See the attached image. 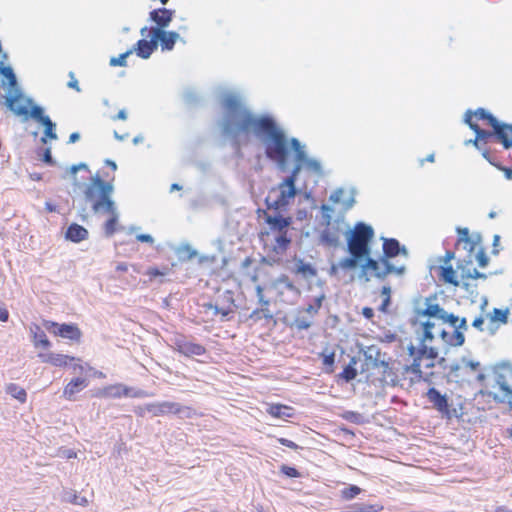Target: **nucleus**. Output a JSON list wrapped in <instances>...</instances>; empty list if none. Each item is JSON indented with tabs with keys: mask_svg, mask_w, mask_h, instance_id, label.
<instances>
[{
	"mask_svg": "<svg viewBox=\"0 0 512 512\" xmlns=\"http://www.w3.org/2000/svg\"><path fill=\"white\" fill-rule=\"evenodd\" d=\"M225 115L221 123L222 134L232 140L249 139L251 135L265 140L266 156L284 169L287 165L290 149L296 153L298 162H304L309 170L321 173V165L316 160L306 159L300 142L296 138L289 140L275 120L268 116H257L242 103L236 95H227L222 102Z\"/></svg>",
	"mask_w": 512,
	"mask_h": 512,
	"instance_id": "1",
	"label": "nucleus"
},
{
	"mask_svg": "<svg viewBox=\"0 0 512 512\" xmlns=\"http://www.w3.org/2000/svg\"><path fill=\"white\" fill-rule=\"evenodd\" d=\"M113 190L111 181L103 182L99 175L91 177L84 190L86 200L92 202L93 211L108 214L109 218L104 223V231L107 236H112L116 232L118 224V213L115 203L111 199Z\"/></svg>",
	"mask_w": 512,
	"mask_h": 512,
	"instance_id": "2",
	"label": "nucleus"
},
{
	"mask_svg": "<svg viewBox=\"0 0 512 512\" xmlns=\"http://www.w3.org/2000/svg\"><path fill=\"white\" fill-rule=\"evenodd\" d=\"M408 354L412 358V363L402 367V379L409 386L421 381H429L434 374L432 369L439 355L437 348L425 345L416 347L410 344Z\"/></svg>",
	"mask_w": 512,
	"mask_h": 512,
	"instance_id": "3",
	"label": "nucleus"
},
{
	"mask_svg": "<svg viewBox=\"0 0 512 512\" xmlns=\"http://www.w3.org/2000/svg\"><path fill=\"white\" fill-rule=\"evenodd\" d=\"M321 231L319 240L321 244L327 247H337L341 242V238L346 233L347 224L345 216L337 215L334 217L335 209L328 204H323L320 207Z\"/></svg>",
	"mask_w": 512,
	"mask_h": 512,
	"instance_id": "4",
	"label": "nucleus"
},
{
	"mask_svg": "<svg viewBox=\"0 0 512 512\" xmlns=\"http://www.w3.org/2000/svg\"><path fill=\"white\" fill-rule=\"evenodd\" d=\"M265 221L270 231L276 233L274 243L269 248L268 255L273 258L282 256L291 243V239L288 236V227L292 223V218L281 215L272 216L265 213Z\"/></svg>",
	"mask_w": 512,
	"mask_h": 512,
	"instance_id": "5",
	"label": "nucleus"
},
{
	"mask_svg": "<svg viewBox=\"0 0 512 512\" xmlns=\"http://www.w3.org/2000/svg\"><path fill=\"white\" fill-rule=\"evenodd\" d=\"M493 379L502 392V396L500 397L491 390L487 384L481 389V393L492 397L495 401H506L512 409V365L504 363L496 366L493 371Z\"/></svg>",
	"mask_w": 512,
	"mask_h": 512,
	"instance_id": "6",
	"label": "nucleus"
},
{
	"mask_svg": "<svg viewBox=\"0 0 512 512\" xmlns=\"http://www.w3.org/2000/svg\"><path fill=\"white\" fill-rule=\"evenodd\" d=\"M374 235V229L370 225L364 222L356 223L347 238V247L350 255L368 257L371 252L370 243Z\"/></svg>",
	"mask_w": 512,
	"mask_h": 512,
	"instance_id": "7",
	"label": "nucleus"
},
{
	"mask_svg": "<svg viewBox=\"0 0 512 512\" xmlns=\"http://www.w3.org/2000/svg\"><path fill=\"white\" fill-rule=\"evenodd\" d=\"M297 191L295 185L286 181L279 183L277 187L270 189L266 204L268 209L280 210L285 208L289 202L295 197Z\"/></svg>",
	"mask_w": 512,
	"mask_h": 512,
	"instance_id": "8",
	"label": "nucleus"
},
{
	"mask_svg": "<svg viewBox=\"0 0 512 512\" xmlns=\"http://www.w3.org/2000/svg\"><path fill=\"white\" fill-rule=\"evenodd\" d=\"M482 121L484 124L494 127L497 124V119L482 108L477 109L475 112L468 111L465 115V122L476 133L475 145L478 140H483L492 136V133L487 132L480 128L478 122Z\"/></svg>",
	"mask_w": 512,
	"mask_h": 512,
	"instance_id": "9",
	"label": "nucleus"
},
{
	"mask_svg": "<svg viewBox=\"0 0 512 512\" xmlns=\"http://www.w3.org/2000/svg\"><path fill=\"white\" fill-rule=\"evenodd\" d=\"M404 270V266L396 267L390 261H386L382 257L379 260H375L368 256L366 262L362 265L364 274L370 273L379 279H384L392 273L400 275Z\"/></svg>",
	"mask_w": 512,
	"mask_h": 512,
	"instance_id": "10",
	"label": "nucleus"
},
{
	"mask_svg": "<svg viewBox=\"0 0 512 512\" xmlns=\"http://www.w3.org/2000/svg\"><path fill=\"white\" fill-rule=\"evenodd\" d=\"M153 416H162L165 414H181L186 418H192L197 415L196 411L189 406H182L177 402L164 401L158 403H149L144 408Z\"/></svg>",
	"mask_w": 512,
	"mask_h": 512,
	"instance_id": "11",
	"label": "nucleus"
},
{
	"mask_svg": "<svg viewBox=\"0 0 512 512\" xmlns=\"http://www.w3.org/2000/svg\"><path fill=\"white\" fill-rule=\"evenodd\" d=\"M171 342L173 349L185 357L202 356L207 352L205 346L190 341L182 333H174Z\"/></svg>",
	"mask_w": 512,
	"mask_h": 512,
	"instance_id": "12",
	"label": "nucleus"
},
{
	"mask_svg": "<svg viewBox=\"0 0 512 512\" xmlns=\"http://www.w3.org/2000/svg\"><path fill=\"white\" fill-rule=\"evenodd\" d=\"M445 310L440 307L439 304H429L425 309L419 312L420 317H426V320L423 321L424 327V339H430V329L431 328H442L441 327V319L443 318Z\"/></svg>",
	"mask_w": 512,
	"mask_h": 512,
	"instance_id": "13",
	"label": "nucleus"
},
{
	"mask_svg": "<svg viewBox=\"0 0 512 512\" xmlns=\"http://www.w3.org/2000/svg\"><path fill=\"white\" fill-rule=\"evenodd\" d=\"M44 326L53 335L76 342H79L82 336V332L76 324H59L54 321H45Z\"/></svg>",
	"mask_w": 512,
	"mask_h": 512,
	"instance_id": "14",
	"label": "nucleus"
},
{
	"mask_svg": "<svg viewBox=\"0 0 512 512\" xmlns=\"http://www.w3.org/2000/svg\"><path fill=\"white\" fill-rule=\"evenodd\" d=\"M374 368L377 370V374L379 375V380L383 384H388L391 386H396L401 382H405L402 379V370L400 373L395 371V368L387 361H378L374 362Z\"/></svg>",
	"mask_w": 512,
	"mask_h": 512,
	"instance_id": "15",
	"label": "nucleus"
},
{
	"mask_svg": "<svg viewBox=\"0 0 512 512\" xmlns=\"http://www.w3.org/2000/svg\"><path fill=\"white\" fill-rule=\"evenodd\" d=\"M146 32L154 34L156 43H160L162 50H172L176 41L180 38L179 34L174 31H166L160 28H148L147 26L141 28V35H145Z\"/></svg>",
	"mask_w": 512,
	"mask_h": 512,
	"instance_id": "16",
	"label": "nucleus"
},
{
	"mask_svg": "<svg viewBox=\"0 0 512 512\" xmlns=\"http://www.w3.org/2000/svg\"><path fill=\"white\" fill-rule=\"evenodd\" d=\"M466 328V319L462 318L459 320L456 328L453 329L452 332H447L444 327L439 328V336L443 343L448 347L462 346L465 342V336L461 330H466Z\"/></svg>",
	"mask_w": 512,
	"mask_h": 512,
	"instance_id": "17",
	"label": "nucleus"
},
{
	"mask_svg": "<svg viewBox=\"0 0 512 512\" xmlns=\"http://www.w3.org/2000/svg\"><path fill=\"white\" fill-rule=\"evenodd\" d=\"M330 206H339L340 211L338 215L345 216V213L350 210L354 203V197L343 188L334 190L329 196Z\"/></svg>",
	"mask_w": 512,
	"mask_h": 512,
	"instance_id": "18",
	"label": "nucleus"
},
{
	"mask_svg": "<svg viewBox=\"0 0 512 512\" xmlns=\"http://www.w3.org/2000/svg\"><path fill=\"white\" fill-rule=\"evenodd\" d=\"M144 36L149 37L150 40H138L131 50H133L138 57L148 59L157 49V43L153 33L146 32Z\"/></svg>",
	"mask_w": 512,
	"mask_h": 512,
	"instance_id": "19",
	"label": "nucleus"
},
{
	"mask_svg": "<svg viewBox=\"0 0 512 512\" xmlns=\"http://www.w3.org/2000/svg\"><path fill=\"white\" fill-rule=\"evenodd\" d=\"M458 275L460 282H463L464 285H468L469 280H476L486 278V275L483 273H480L474 266L471 260L468 261H461L458 266Z\"/></svg>",
	"mask_w": 512,
	"mask_h": 512,
	"instance_id": "20",
	"label": "nucleus"
},
{
	"mask_svg": "<svg viewBox=\"0 0 512 512\" xmlns=\"http://www.w3.org/2000/svg\"><path fill=\"white\" fill-rule=\"evenodd\" d=\"M383 255L382 258L386 261H390V259L402 254L404 256L408 255L407 249L404 246H400V243L395 238H383Z\"/></svg>",
	"mask_w": 512,
	"mask_h": 512,
	"instance_id": "21",
	"label": "nucleus"
},
{
	"mask_svg": "<svg viewBox=\"0 0 512 512\" xmlns=\"http://www.w3.org/2000/svg\"><path fill=\"white\" fill-rule=\"evenodd\" d=\"M174 16V11L166 8L154 9L149 13V18L156 26L154 28H165L171 23Z\"/></svg>",
	"mask_w": 512,
	"mask_h": 512,
	"instance_id": "22",
	"label": "nucleus"
},
{
	"mask_svg": "<svg viewBox=\"0 0 512 512\" xmlns=\"http://www.w3.org/2000/svg\"><path fill=\"white\" fill-rule=\"evenodd\" d=\"M426 397L435 409L449 415V404L446 395L441 394L436 388H430L426 393Z\"/></svg>",
	"mask_w": 512,
	"mask_h": 512,
	"instance_id": "23",
	"label": "nucleus"
},
{
	"mask_svg": "<svg viewBox=\"0 0 512 512\" xmlns=\"http://www.w3.org/2000/svg\"><path fill=\"white\" fill-rule=\"evenodd\" d=\"M88 386V381L85 378H73L63 389V397L66 400L74 401L76 395Z\"/></svg>",
	"mask_w": 512,
	"mask_h": 512,
	"instance_id": "24",
	"label": "nucleus"
},
{
	"mask_svg": "<svg viewBox=\"0 0 512 512\" xmlns=\"http://www.w3.org/2000/svg\"><path fill=\"white\" fill-rule=\"evenodd\" d=\"M38 357L44 363H49L56 367H66L76 360L75 357L58 353H39Z\"/></svg>",
	"mask_w": 512,
	"mask_h": 512,
	"instance_id": "25",
	"label": "nucleus"
},
{
	"mask_svg": "<svg viewBox=\"0 0 512 512\" xmlns=\"http://www.w3.org/2000/svg\"><path fill=\"white\" fill-rule=\"evenodd\" d=\"M493 131L492 135H495L505 148L512 147V125L497 122L493 127Z\"/></svg>",
	"mask_w": 512,
	"mask_h": 512,
	"instance_id": "26",
	"label": "nucleus"
},
{
	"mask_svg": "<svg viewBox=\"0 0 512 512\" xmlns=\"http://www.w3.org/2000/svg\"><path fill=\"white\" fill-rule=\"evenodd\" d=\"M131 389L123 384H113L104 387L99 395L103 397L121 398L130 396Z\"/></svg>",
	"mask_w": 512,
	"mask_h": 512,
	"instance_id": "27",
	"label": "nucleus"
},
{
	"mask_svg": "<svg viewBox=\"0 0 512 512\" xmlns=\"http://www.w3.org/2000/svg\"><path fill=\"white\" fill-rule=\"evenodd\" d=\"M5 103L18 116H26L29 113L28 107L21 95L7 97Z\"/></svg>",
	"mask_w": 512,
	"mask_h": 512,
	"instance_id": "28",
	"label": "nucleus"
},
{
	"mask_svg": "<svg viewBox=\"0 0 512 512\" xmlns=\"http://www.w3.org/2000/svg\"><path fill=\"white\" fill-rule=\"evenodd\" d=\"M267 413L277 419H286L294 416V409L285 404H270L267 408Z\"/></svg>",
	"mask_w": 512,
	"mask_h": 512,
	"instance_id": "29",
	"label": "nucleus"
},
{
	"mask_svg": "<svg viewBox=\"0 0 512 512\" xmlns=\"http://www.w3.org/2000/svg\"><path fill=\"white\" fill-rule=\"evenodd\" d=\"M440 279L446 283L458 287L460 285V279L458 270H455L451 265H444L439 268Z\"/></svg>",
	"mask_w": 512,
	"mask_h": 512,
	"instance_id": "30",
	"label": "nucleus"
},
{
	"mask_svg": "<svg viewBox=\"0 0 512 512\" xmlns=\"http://www.w3.org/2000/svg\"><path fill=\"white\" fill-rule=\"evenodd\" d=\"M88 237V231L81 225L73 223L66 231V238L72 242L78 243Z\"/></svg>",
	"mask_w": 512,
	"mask_h": 512,
	"instance_id": "31",
	"label": "nucleus"
},
{
	"mask_svg": "<svg viewBox=\"0 0 512 512\" xmlns=\"http://www.w3.org/2000/svg\"><path fill=\"white\" fill-rule=\"evenodd\" d=\"M295 274L302 275L305 278H311L316 276V269L309 263H305L302 259H298L294 269Z\"/></svg>",
	"mask_w": 512,
	"mask_h": 512,
	"instance_id": "32",
	"label": "nucleus"
},
{
	"mask_svg": "<svg viewBox=\"0 0 512 512\" xmlns=\"http://www.w3.org/2000/svg\"><path fill=\"white\" fill-rule=\"evenodd\" d=\"M6 392L13 398L17 399L21 403H25L27 400V393L24 388L17 384L10 383L6 386Z\"/></svg>",
	"mask_w": 512,
	"mask_h": 512,
	"instance_id": "33",
	"label": "nucleus"
},
{
	"mask_svg": "<svg viewBox=\"0 0 512 512\" xmlns=\"http://www.w3.org/2000/svg\"><path fill=\"white\" fill-rule=\"evenodd\" d=\"M33 343L35 347L41 346L45 349H48L51 346V342L39 326H36V330L33 333Z\"/></svg>",
	"mask_w": 512,
	"mask_h": 512,
	"instance_id": "34",
	"label": "nucleus"
},
{
	"mask_svg": "<svg viewBox=\"0 0 512 512\" xmlns=\"http://www.w3.org/2000/svg\"><path fill=\"white\" fill-rule=\"evenodd\" d=\"M42 124L45 127V130L44 136L41 138V141L43 143H46L47 139L56 140L57 134L55 132V124L52 122V120L49 117H45V119H43Z\"/></svg>",
	"mask_w": 512,
	"mask_h": 512,
	"instance_id": "35",
	"label": "nucleus"
},
{
	"mask_svg": "<svg viewBox=\"0 0 512 512\" xmlns=\"http://www.w3.org/2000/svg\"><path fill=\"white\" fill-rule=\"evenodd\" d=\"M509 310L495 308L492 313L488 315L491 323L506 324L508 322Z\"/></svg>",
	"mask_w": 512,
	"mask_h": 512,
	"instance_id": "36",
	"label": "nucleus"
},
{
	"mask_svg": "<svg viewBox=\"0 0 512 512\" xmlns=\"http://www.w3.org/2000/svg\"><path fill=\"white\" fill-rule=\"evenodd\" d=\"M356 364V359L352 358L350 363L343 369V371L339 374V377L344 379L346 382L352 381L357 376V370L354 367Z\"/></svg>",
	"mask_w": 512,
	"mask_h": 512,
	"instance_id": "37",
	"label": "nucleus"
},
{
	"mask_svg": "<svg viewBox=\"0 0 512 512\" xmlns=\"http://www.w3.org/2000/svg\"><path fill=\"white\" fill-rule=\"evenodd\" d=\"M429 331H430V334H431L430 339H424V327H423V321H421L420 322V326H419V330H417L419 345L429 346V344H431L432 341L434 340L435 335L436 334L439 335V328L438 327L431 328Z\"/></svg>",
	"mask_w": 512,
	"mask_h": 512,
	"instance_id": "38",
	"label": "nucleus"
},
{
	"mask_svg": "<svg viewBox=\"0 0 512 512\" xmlns=\"http://www.w3.org/2000/svg\"><path fill=\"white\" fill-rule=\"evenodd\" d=\"M382 302L378 310L382 313L388 312V307L391 304V289L389 286H383L381 289Z\"/></svg>",
	"mask_w": 512,
	"mask_h": 512,
	"instance_id": "39",
	"label": "nucleus"
},
{
	"mask_svg": "<svg viewBox=\"0 0 512 512\" xmlns=\"http://www.w3.org/2000/svg\"><path fill=\"white\" fill-rule=\"evenodd\" d=\"M322 357V363L325 367V372L331 374L334 372V363H335V352L330 351L329 353L322 352L320 354Z\"/></svg>",
	"mask_w": 512,
	"mask_h": 512,
	"instance_id": "40",
	"label": "nucleus"
},
{
	"mask_svg": "<svg viewBox=\"0 0 512 512\" xmlns=\"http://www.w3.org/2000/svg\"><path fill=\"white\" fill-rule=\"evenodd\" d=\"M171 272V268H169L168 266H164L162 267L161 269L157 268V267H149L145 274L149 277V280L152 281L154 280L156 277H163V276H166L168 275L169 273Z\"/></svg>",
	"mask_w": 512,
	"mask_h": 512,
	"instance_id": "41",
	"label": "nucleus"
},
{
	"mask_svg": "<svg viewBox=\"0 0 512 512\" xmlns=\"http://www.w3.org/2000/svg\"><path fill=\"white\" fill-rule=\"evenodd\" d=\"M133 53V50H127L126 52L120 54L118 57H112L109 61L110 66L112 67H125L127 65V57Z\"/></svg>",
	"mask_w": 512,
	"mask_h": 512,
	"instance_id": "42",
	"label": "nucleus"
},
{
	"mask_svg": "<svg viewBox=\"0 0 512 512\" xmlns=\"http://www.w3.org/2000/svg\"><path fill=\"white\" fill-rule=\"evenodd\" d=\"M67 501L74 505L87 506L89 501L84 496H79L75 491H71L67 493Z\"/></svg>",
	"mask_w": 512,
	"mask_h": 512,
	"instance_id": "43",
	"label": "nucleus"
},
{
	"mask_svg": "<svg viewBox=\"0 0 512 512\" xmlns=\"http://www.w3.org/2000/svg\"><path fill=\"white\" fill-rule=\"evenodd\" d=\"M361 493V489L356 485H350L341 491V496L345 500H351Z\"/></svg>",
	"mask_w": 512,
	"mask_h": 512,
	"instance_id": "44",
	"label": "nucleus"
},
{
	"mask_svg": "<svg viewBox=\"0 0 512 512\" xmlns=\"http://www.w3.org/2000/svg\"><path fill=\"white\" fill-rule=\"evenodd\" d=\"M363 257H356V256H350L346 257L340 260L339 266L343 269H354L358 265V260L362 259Z\"/></svg>",
	"mask_w": 512,
	"mask_h": 512,
	"instance_id": "45",
	"label": "nucleus"
},
{
	"mask_svg": "<svg viewBox=\"0 0 512 512\" xmlns=\"http://www.w3.org/2000/svg\"><path fill=\"white\" fill-rule=\"evenodd\" d=\"M0 73L8 80L9 85L14 86L16 84V77L11 67L0 66Z\"/></svg>",
	"mask_w": 512,
	"mask_h": 512,
	"instance_id": "46",
	"label": "nucleus"
},
{
	"mask_svg": "<svg viewBox=\"0 0 512 512\" xmlns=\"http://www.w3.org/2000/svg\"><path fill=\"white\" fill-rule=\"evenodd\" d=\"M106 164L111 168V175L109 173H106L104 175V178L103 179L101 176L100 179L103 181V182H109L111 181V183L113 184V181L115 180V171L117 170V165L115 162L111 161V160H106ZM96 175H100L99 173H97Z\"/></svg>",
	"mask_w": 512,
	"mask_h": 512,
	"instance_id": "47",
	"label": "nucleus"
},
{
	"mask_svg": "<svg viewBox=\"0 0 512 512\" xmlns=\"http://www.w3.org/2000/svg\"><path fill=\"white\" fill-rule=\"evenodd\" d=\"M383 506L380 504H363L359 505L355 512H380Z\"/></svg>",
	"mask_w": 512,
	"mask_h": 512,
	"instance_id": "48",
	"label": "nucleus"
},
{
	"mask_svg": "<svg viewBox=\"0 0 512 512\" xmlns=\"http://www.w3.org/2000/svg\"><path fill=\"white\" fill-rule=\"evenodd\" d=\"M458 322L459 318L457 316H455L454 314H449L447 313V311H445L443 318L441 319V327L449 323L455 329Z\"/></svg>",
	"mask_w": 512,
	"mask_h": 512,
	"instance_id": "49",
	"label": "nucleus"
},
{
	"mask_svg": "<svg viewBox=\"0 0 512 512\" xmlns=\"http://www.w3.org/2000/svg\"><path fill=\"white\" fill-rule=\"evenodd\" d=\"M280 471L284 475H286L287 477H290V478L300 477V472L296 468L288 466V465H282L280 468Z\"/></svg>",
	"mask_w": 512,
	"mask_h": 512,
	"instance_id": "50",
	"label": "nucleus"
},
{
	"mask_svg": "<svg viewBox=\"0 0 512 512\" xmlns=\"http://www.w3.org/2000/svg\"><path fill=\"white\" fill-rule=\"evenodd\" d=\"M476 260L478 262L479 267H481V268H485L489 262V258L483 249H480L476 253Z\"/></svg>",
	"mask_w": 512,
	"mask_h": 512,
	"instance_id": "51",
	"label": "nucleus"
},
{
	"mask_svg": "<svg viewBox=\"0 0 512 512\" xmlns=\"http://www.w3.org/2000/svg\"><path fill=\"white\" fill-rule=\"evenodd\" d=\"M301 162L298 163L297 165H295V167L293 168L291 174L284 180L292 185H295V182L297 180V176L301 170Z\"/></svg>",
	"mask_w": 512,
	"mask_h": 512,
	"instance_id": "52",
	"label": "nucleus"
},
{
	"mask_svg": "<svg viewBox=\"0 0 512 512\" xmlns=\"http://www.w3.org/2000/svg\"><path fill=\"white\" fill-rule=\"evenodd\" d=\"M31 116L37 119L39 122L43 123V119H45V115L43 114V109L40 106H34L31 109Z\"/></svg>",
	"mask_w": 512,
	"mask_h": 512,
	"instance_id": "53",
	"label": "nucleus"
},
{
	"mask_svg": "<svg viewBox=\"0 0 512 512\" xmlns=\"http://www.w3.org/2000/svg\"><path fill=\"white\" fill-rule=\"evenodd\" d=\"M69 78L70 80L67 83L68 87L76 90L77 92H80L78 80L76 79L75 74L73 72L69 73Z\"/></svg>",
	"mask_w": 512,
	"mask_h": 512,
	"instance_id": "54",
	"label": "nucleus"
},
{
	"mask_svg": "<svg viewBox=\"0 0 512 512\" xmlns=\"http://www.w3.org/2000/svg\"><path fill=\"white\" fill-rule=\"evenodd\" d=\"M278 442L288 448H291L294 450L299 449V446L295 442H293L287 438H278Z\"/></svg>",
	"mask_w": 512,
	"mask_h": 512,
	"instance_id": "55",
	"label": "nucleus"
},
{
	"mask_svg": "<svg viewBox=\"0 0 512 512\" xmlns=\"http://www.w3.org/2000/svg\"><path fill=\"white\" fill-rule=\"evenodd\" d=\"M9 319V312L7 308L3 305H0V321L7 322Z\"/></svg>",
	"mask_w": 512,
	"mask_h": 512,
	"instance_id": "56",
	"label": "nucleus"
},
{
	"mask_svg": "<svg viewBox=\"0 0 512 512\" xmlns=\"http://www.w3.org/2000/svg\"><path fill=\"white\" fill-rule=\"evenodd\" d=\"M78 170H85V171H87V172H90V171H89V168H88V166H87L86 164H84V163H80V164H78V165H73V166L71 167V174L75 175V174L77 173V171H78Z\"/></svg>",
	"mask_w": 512,
	"mask_h": 512,
	"instance_id": "57",
	"label": "nucleus"
},
{
	"mask_svg": "<svg viewBox=\"0 0 512 512\" xmlns=\"http://www.w3.org/2000/svg\"><path fill=\"white\" fill-rule=\"evenodd\" d=\"M137 241L145 243H153V238L149 234H139L136 236Z\"/></svg>",
	"mask_w": 512,
	"mask_h": 512,
	"instance_id": "58",
	"label": "nucleus"
},
{
	"mask_svg": "<svg viewBox=\"0 0 512 512\" xmlns=\"http://www.w3.org/2000/svg\"><path fill=\"white\" fill-rule=\"evenodd\" d=\"M362 315L368 319L371 320L374 317V311L371 307H364L362 309Z\"/></svg>",
	"mask_w": 512,
	"mask_h": 512,
	"instance_id": "59",
	"label": "nucleus"
},
{
	"mask_svg": "<svg viewBox=\"0 0 512 512\" xmlns=\"http://www.w3.org/2000/svg\"><path fill=\"white\" fill-rule=\"evenodd\" d=\"M483 324H484V319L482 317H477L472 322V326L480 331H483Z\"/></svg>",
	"mask_w": 512,
	"mask_h": 512,
	"instance_id": "60",
	"label": "nucleus"
},
{
	"mask_svg": "<svg viewBox=\"0 0 512 512\" xmlns=\"http://www.w3.org/2000/svg\"><path fill=\"white\" fill-rule=\"evenodd\" d=\"M280 282L284 283L287 288L294 290L296 292L298 291L287 276L281 277Z\"/></svg>",
	"mask_w": 512,
	"mask_h": 512,
	"instance_id": "61",
	"label": "nucleus"
},
{
	"mask_svg": "<svg viewBox=\"0 0 512 512\" xmlns=\"http://www.w3.org/2000/svg\"><path fill=\"white\" fill-rule=\"evenodd\" d=\"M43 161L48 163V164H52L53 163L52 156H51V150L49 148H47L44 151Z\"/></svg>",
	"mask_w": 512,
	"mask_h": 512,
	"instance_id": "62",
	"label": "nucleus"
},
{
	"mask_svg": "<svg viewBox=\"0 0 512 512\" xmlns=\"http://www.w3.org/2000/svg\"><path fill=\"white\" fill-rule=\"evenodd\" d=\"M127 114L125 110H120L116 116L113 117V120H126Z\"/></svg>",
	"mask_w": 512,
	"mask_h": 512,
	"instance_id": "63",
	"label": "nucleus"
},
{
	"mask_svg": "<svg viewBox=\"0 0 512 512\" xmlns=\"http://www.w3.org/2000/svg\"><path fill=\"white\" fill-rule=\"evenodd\" d=\"M505 176L507 179L512 180V168H504Z\"/></svg>",
	"mask_w": 512,
	"mask_h": 512,
	"instance_id": "64",
	"label": "nucleus"
}]
</instances>
